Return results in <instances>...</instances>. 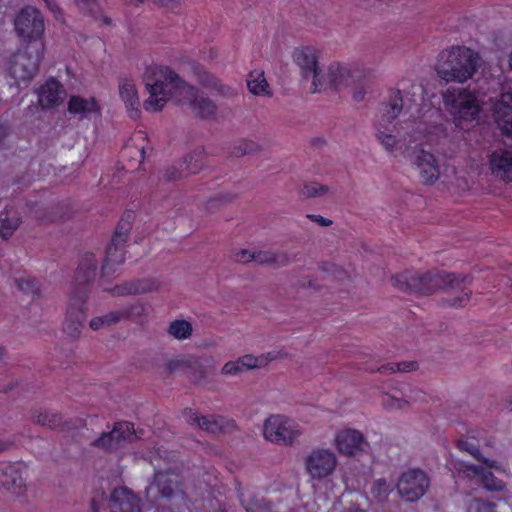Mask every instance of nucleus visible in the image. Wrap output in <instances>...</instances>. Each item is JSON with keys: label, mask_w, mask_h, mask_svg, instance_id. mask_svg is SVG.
Returning <instances> with one entry per match:
<instances>
[{"label": "nucleus", "mask_w": 512, "mask_h": 512, "mask_svg": "<svg viewBox=\"0 0 512 512\" xmlns=\"http://www.w3.org/2000/svg\"><path fill=\"white\" fill-rule=\"evenodd\" d=\"M257 148L258 146L256 143H254L251 140L244 139L240 142L238 146L234 147L233 154L237 157H240L246 154L253 153L254 151L257 150Z\"/></svg>", "instance_id": "c03bdc74"}, {"label": "nucleus", "mask_w": 512, "mask_h": 512, "mask_svg": "<svg viewBox=\"0 0 512 512\" xmlns=\"http://www.w3.org/2000/svg\"><path fill=\"white\" fill-rule=\"evenodd\" d=\"M480 433L481 431H468L467 436L465 438L459 439L457 441V447L462 451L468 452L477 461L483 462L487 468H495L496 470H500V467L496 465L495 461H490L482 457L480 453L482 442L488 446L490 445V441L479 438L478 435Z\"/></svg>", "instance_id": "b1692460"}, {"label": "nucleus", "mask_w": 512, "mask_h": 512, "mask_svg": "<svg viewBox=\"0 0 512 512\" xmlns=\"http://www.w3.org/2000/svg\"><path fill=\"white\" fill-rule=\"evenodd\" d=\"M145 84L149 97L143 107L147 112L160 111L172 100L175 103H187L193 114L201 119H211L217 113V106L209 97L184 82L168 66L149 67L145 73Z\"/></svg>", "instance_id": "f257e3e1"}, {"label": "nucleus", "mask_w": 512, "mask_h": 512, "mask_svg": "<svg viewBox=\"0 0 512 512\" xmlns=\"http://www.w3.org/2000/svg\"><path fill=\"white\" fill-rule=\"evenodd\" d=\"M14 29L19 38L30 47L44 48L45 22L40 10L34 6H24L16 15Z\"/></svg>", "instance_id": "6e6552de"}, {"label": "nucleus", "mask_w": 512, "mask_h": 512, "mask_svg": "<svg viewBox=\"0 0 512 512\" xmlns=\"http://www.w3.org/2000/svg\"><path fill=\"white\" fill-rule=\"evenodd\" d=\"M307 218L311 219L313 222H316L321 226H330L332 224V221L330 219H327L321 215L308 214Z\"/></svg>", "instance_id": "8fccbe9b"}, {"label": "nucleus", "mask_w": 512, "mask_h": 512, "mask_svg": "<svg viewBox=\"0 0 512 512\" xmlns=\"http://www.w3.org/2000/svg\"><path fill=\"white\" fill-rule=\"evenodd\" d=\"M21 467L17 462H0V487L15 495H21L25 490Z\"/></svg>", "instance_id": "aec40b11"}, {"label": "nucleus", "mask_w": 512, "mask_h": 512, "mask_svg": "<svg viewBox=\"0 0 512 512\" xmlns=\"http://www.w3.org/2000/svg\"><path fill=\"white\" fill-rule=\"evenodd\" d=\"M426 393L419 389H409V393H403V397L384 395L382 403L387 409H405L410 402L424 401Z\"/></svg>", "instance_id": "cd10ccee"}, {"label": "nucleus", "mask_w": 512, "mask_h": 512, "mask_svg": "<svg viewBox=\"0 0 512 512\" xmlns=\"http://www.w3.org/2000/svg\"><path fill=\"white\" fill-rule=\"evenodd\" d=\"M47 8L55 15L58 19V14H61V9L56 3V0H43Z\"/></svg>", "instance_id": "3c124183"}, {"label": "nucleus", "mask_w": 512, "mask_h": 512, "mask_svg": "<svg viewBox=\"0 0 512 512\" xmlns=\"http://www.w3.org/2000/svg\"><path fill=\"white\" fill-rule=\"evenodd\" d=\"M417 89H418L420 92H422V90H423L421 86H418V87H417Z\"/></svg>", "instance_id": "0e129e2a"}, {"label": "nucleus", "mask_w": 512, "mask_h": 512, "mask_svg": "<svg viewBox=\"0 0 512 512\" xmlns=\"http://www.w3.org/2000/svg\"><path fill=\"white\" fill-rule=\"evenodd\" d=\"M471 281L469 276L456 273H416L404 271L392 277V284L398 290L410 294L430 295L439 289H461L460 296L446 299L451 307H463L470 299L471 291L466 284Z\"/></svg>", "instance_id": "f03ea898"}, {"label": "nucleus", "mask_w": 512, "mask_h": 512, "mask_svg": "<svg viewBox=\"0 0 512 512\" xmlns=\"http://www.w3.org/2000/svg\"><path fill=\"white\" fill-rule=\"evenodd\" d=\"M241 371L243 370L238 360L227 362L222 368V373L226 375H235Z\"/></svg>", "instance_id": "09e8293b"}, {"label": "nucleus", "mask_w": 512, "mask_h": 512, "mask_svg": "<svg viewBox=\"0 0 512 512\" xmlns=\"http://www.w3.org/2000/svg\"><path fill=\"white\" fill-rule=\"evenodd\" d=\"M150 288L145 282H126L121 285H116L111 289L113 296L135 295L148 291Z\"/></svg>", "instance_id": "c9c22d12"}, {"label": "nucleus", "mask_w": 512, "mask_h": 512, "mask_svg": "<svg viewBox=\"0 0 512 512\" xmlns=\"http://www.w3.org/2000/svg\"><path fill=\"white\" fill-rule=\"evenodd\" d=\"M254 262L259 264L284 266L289 262V260L286 254L272 253L269 251H257L254 252Z\"/></svg>", "instance_id": "e433bc0d"}, {"label": "nucleus", "mask_w": 512, "mask_h": 512, "mask_svg": "<svg viewBox=\"0 0 512 512\" xmlns=\"http://www.w3.org/2000/svg\"><path fill=\"white\" fill-rule=\"evenodd\" d=\"M233 258L239 263H249L254 261V252L247 249H241L233 254Z\"/></svg>", "instance_id": "de8ad7c7"}, {"label": "nucleus", "mask_w": 512, "mask_h": 512, "mask_svg": "<svg viewBox=\"0 0 512 512\" xmlns=\"http://www.w3.org/2000/svg\"><path fill=\"white\" fill-rule=\"evenodd\" d=\"M68 111L71 114H79L83 117H88L91 113H99L100 106L94 97L89 99L73 95L68 101Z\"/></svg>", "instance_id": "c85d7f7f"}, {"label": "nucleus", "mask_w": 512, "mask_h": 512, "mask_svg": "<svg viewBox=\"0 0 512 512\" xmlns=\"http://www.w3.org/2000/svg\"><path fill=\"white\" fill-rule=\"evenodd\" d=\"M429 485L430 479L427 474L421 469L413 468L402 473L397 483V490L406 501L414 502L426 493Z\"/></svg>", "instance_id": "ddd939ff"}, {"label": "nucleus", "mask_w": 512, "mask_h": 512, "mask_svg": "<svg viewBox=\"0 0 512 512\" xmlns=\"http://www.w3.org/2000/svg\"><path fill=\"white\" fill-rule=\"evenodd\" d=\"M238 361L240 362L242 370L259 367L263 362L262 357H255L251 354L240 357Z\"/></svg>", "instance_id": "49530a36"}, {"label": "nucleus", "mask_w": 512, "mask_h": 512, "mask_svg": "<svg viewBox=\"0 0 512 512\" xmlns=\"http://www.w3.org/2000/svg\"><path fill=\"white\" fill-rule=\"evenodd\" d=\"M343 512H368L367 509H362L359 505L353 504L345 508Z\"/></svg>", "instance_id": "5fc2aeb1"}, {"label": "nucleus", "mask_w": 512, "mask_h": 512, "mask_svg": "<svg viewBox=\"0 0 512 512\" xmlns=\"http://www.w3.org/2000/svg\"><path fill=\"white\" fill-rule=\"evenodd\" d=\"M337 466L336 455L329 449H314L305 459L308 474L317 480L330 476Z\"/></svg>", "instance_id": "2eb2a0df"}, {"label": "nucleus", "mask_w": 512, "mask_h": 512, "mask_svg": "<svg viewBox=\"0 0 512 512\" xmlns=\"http://www.w3.org/2000/svg\"><path fill=\"white\" fill-rule=\"evenodd\" d=\"M334 445L340 454L351 457L363 451L368 444L360 431L347 428L337 432Z\"/></svg>", "instance_id": "a211bd4d"}, {"label": "nucleus", "mask_w": 512, "mask_h": 512, "mask_svg": "<svg viewBox=\"0 0 512 512\" xmlns=\"http://www.w3.org/2000/svg\"><path fill=\"white\" fill-rule=\"evenodd\" d=\"M326 191V186L321 185L317 182H310L304 186L302 194L307 197H316L318 195L325 193Z\"/></svg>", "instance_id": "a18cd8bd"}, {"label": "nucleus", "mask_w": 512, "mask_h": 512, "mask_svg": "<svg viewBox=\"0 0 512 512\" xmlns=\"http://www.w3.org/2000/svg\"><path fill=\"white\" fill-rule=\"evenodd\" d=\"M393 488L384 478L377 479L374 481L371 487V495L377 502H384L387 500L389 494Z\"/></svg>", "instance_id": "58836bf2"}, {"label": "nucleus", "mask_w": 512, "mask_h": 512, "mask_svg": "<svg viewBox=\"0 0 512 512\" xmlns=\"http://www.w3.org/2000/svg\"><path fill=\"white\" fill-rule=\"evenodd\" d=\"M198 365V359L194 356H182L171 359L167 362L166 368L169 373H186Z\"/></svg>", "instance_id": "72a5a7b5"}, {"label": "nucleus", "mask_w": 512, "mask_h": 512, "mask_svg": "<svg viewBox=\"0 0 512 512\" xmlns=\"http://www.w3.org/2000/svg\"><path fill=\"white\" fill-rule=\"evenodd\" d=\"M4 352H5L4 348L0 347V359L3 357Z\"/></svg>", "instance_id": "680f3d73"}, {"label": "nucleus", "mask_w": 512, "mask_h": 512, "mask_svg": "<svg viewBox=\"0 0 512 512\" xmlns=\"http://www.w3.org/2000/svg\"><path fill=\"white\" fill-rule=\"evenodd\" d=\"M493 111L499 129L504 135L512 137V91L500 95Z\"/></svg>", "instance_id": "5701e85b"}, {"label": "nucleus", "mask_w": 512, "mask_h": 512, "mask_svg": "<svg viewBox=\"0 0 512 512\" xmlns=\"http://www.w3.org/2000/svg\"><path fill=\"white\" fill-rule=\"evenodd\" d=\"M198 80L201 85L207 88H211L219 92L224 96L233 95V90L226 85H223L214 75L209 72H201L198 74Z\"/></svg>", "instance_id": "f704fd0d"}, {"label": "nucleus", "mask_w": 512, "mask_h": 512, "mask_svg": "<svg viewBox=\"0 0 512 512\" xmlns=\"http://www.w3.org/2000/svg\"><path fill=\"white\" fill-rule=\"evenodd\" d=\"M134 424L128 421H119L114 424V427L109 432H104L100 437L92 442V445L97 448L110 451L118 447L121 441L132 438L134 435Z\"/></svg>", "instance_id": "f3484780"}, {"label": "nucleus", "mask_w": 512, "mask_h": 512, "mask_svg": "<svg viewBox=\"0 0 512 512\" xmlns=\"http://www.w3.org/2000/svg\"><path fill=\"white\" fill-rule=\"evenodd\" d=\"M155 490L161 498L169 501H178L177 508L180 510L182 507L190 509L192 499L186 490L183 489V482L181 476L174 470L168 469L165 471H157L154 474V480L149 488V491Z\"/></svg>", "instance_id": "9d476101"}, {"label": "nucleus", "mask_w": 512, "mask_h": 512, "mask_svg": "<svg viewBox=\"0 0 512 512\" xmlns=\"http://www.w3.org/2000/svg\"><path fill=\"white\" fill-rule=\"evenodd\" d=\"M299 434L296 422L283 415H271L263 426L265 439L275 444H292Z\"/></svg>", "instance_id": "f8f14e48"}, {"label": "nucleus", "mask_w": 512, "mask_h": 512, "mask_svg": "<svg viewBox=\"0 0 512 512\" xmlns=\"http://www.w3.org/2000/svg\"><path fill=\"white\" fill-rule=\"evenodd\" d=\"M15 283L20 291L24 294L31 296L34 301L40 296V286L38 282L31 278H19Z\"/></svg>", "instance_id": "ea45409f"}, {"label": "nucleus", "mask_w": 512, "mask_h": 512, "mask_svg": "<svg viewBox=\"0 0 512 512\" xmlns=\"http://www.w3.org/2000/svg\"><path fill=\"white\" fill-rule=\"evenodd\" d=\"M443 104L456 124L461 121H475L481 112V105L475 92L465 88H448L442 94Z\"/></svg>", "instance_id": "0eeeda50"}, {"label": "nucleus", "mask_w": 512, "mask_h": 512, "mask_svg": "<svg viewBox=\"0 0 512 512\" xmlns=\"http://www.w3.org/2000/svg\"><path fill=\"white\" fill-rule=\"evenodd\" d=\"M492 175L506 183H512V151L497 149L489 155Z\"/></svg>", "instance_id": "412c9836"}, {"label": "nucleus", "mask_w": 512, "mask_h": 512, "mask_svg": "<svg viewBox=\"0 0 512 512\" xmlns=\"http://www.w3.org/2000/svg\"><path fill=\"white\" fill-rule=\"evenodd\" d=\"M495 508V504L475 498L469 502L467 512H495Z\"/></svg>", "instance_id": "37998d69"}, {"label": "nucleus", "mask_w": 512, "mask_h": 512, "mask_svg": "<svg viewBox=\"0 0 512 512\" xmlns=\"http://www.w3.org/2000/svg\"><path fill=\"white\" fill-rule=\"evenodd\" d=\"M479 55L466 46H452L438 56L436 71L449 82L463 83L472 78L479 66Z\"/></svg>", "instance_id": "39448f33"}, {"label": "nucleus", "mask_w": 512, "mask_h": 512, "mask_svg": "<svg viewBox=\"0 0 512 512\" xmlns=\"http://www.w3.org/2000/svg\"><path fill=\"white\" fill-rule=\"evenodd\" d=\"M389 102L383 105L380 126L384 128L377 129V138L387 151L392 152L396 144L393 131L387 125H391L397 119L403 109V97L400 89H390L388 92Z\"/></svg>", "instance_id": "9b49d317"}, {"label": "nucleus", "mask_w": 512, "mask_h": 512, "mask_svg": "<svg viewBox=\"0 0 512 512\" xmlns=\"http://www.w3.org/2000/svg\"><path fill=\"white\" fill-rule=\"evenodd\" d=\"M205 157L206 154L204 148H196L184 157L183 162L180 164V168L172 166L166 170L164 174L165 180L173 181L199 172L204 165Z\"/></svg>", "instance_id": "6ab92c4d"}, {"label": "nucleus", "mask_w": 512, "mask_h": 512, "mask_svg": "<svg viewBox=\"0 0 512 512\" xmlns=\"http://www.w3.org/2000/svg\"><path fill=\"white\" fill-rule=\"evenodd\" d=\"M240 502L246 512H271L272 504L259 495L239 494Z\"/></svg>", "instance_id": "7c9ffc66"}, {"label": "nucleus", "mask_w": 512, "mask_h": 512, "mask_svg": "<svg viewBox=\"0 0 512 512\" xmlns=\"http://www.w3.org/2000/svg\"><path fill=\"white\" fill-rule=\"evenodd\" d=\"M79 5L87 6L90 10H92L93 4H98L100 0H76Z\"/></svg>", "instance_id": "6e6d98bb"}, {"label": "nucleus", "mask_w": 512, "mask_h": 512, "mask_svg": "<svg viewBox=\"0 0 512 512\" xmlns=\"http://www.w3.org/2000/svg\"><path fill=\"white\" fill-rule=\"evenodd\" d=\"M454 468L458 478L468 479L488 491H500L504 487L502 480L497 479L487 468L458 461Z\"/></svg>", "instance_id": "4468645a"}, {"label": "nucleus", "mask_w": 512, "mask_h": 512, "mask_svg": "<svg viewBox=\"0 0 512 512\" xmlns=\"http://www.w3.org/2000/svg\"><path fill=\"white\" fill-rule=\"evenodd\" d=\"M183 415L189 424L215 435L230 432L236 428V422L233 419L214 415L200 416L192 408H186L183 411Z\"/></svg>", "instance_id": "dca6fc26"}, {"label": "nucleus", "mask_w": 512, "mask_h": 512, "mask_svg": "<svg viewBox=\"0 0 512 512\" xmlns=\"http://www.w3.org/2000/svg\"><path fill=\"white\" fill-rule=\"evenodd\" d=\"M143 311V307L139 305H131L128 308H125L120 311H112L103 316H101L104 321L105 326H110L112 324H116L121 320L129 319L132 315L141 314Z\"/></svg>", "instance_id": "473e14b6"}, {"label": "nucleus", "mask_w": 512, "mask_h": 512, "mask_svg": "<svg viewBox=\"0 0 512 512\" xmlns=\"http://www.w3.org/2000/svg\"><path fill=\"white\" fill-rule=\"evenodd\" d=\"M44 219V217H42ZM45 219H48L49 221H57V220H60V219H63V215H55V214H52V215H49V216H45Z\"/></svg>", "instance_id": "4d7b16f0"}, {"label": "nucleus", "mask_w": 512, "mask_h": 512, "mask_svg": "<svg viewBox=\"0 0 512 512\" xmlns=\"http://www.w3.org/2000/svg\"><path fill=\"white\" fill-rule=\"evenodd\" d=\"M111 512H140V499L128 488L120 487L112 491L109 499Z\"/></svg>", "instance_id": "4be33fe9"}, {"label": "nucleus", "mask_w": 512, "mask_h": 512, "mask_svg": "<svg viewBox=\"0 0 512 512\" xmlns=\"http://www.w3.org/2000/svg\"><path fill=\"white\" fill-rule=\"evenodd\" d=\"M96 258L93 253H85L81 258L72 283L70 303L67 308L64 332L76 338L80 335L86 320L85 303L90 286L96 276Z\"/></svg>", "instance_id": "7ed1b4c3"}, {"label": "nucleus", "mask_w": 512, "mask_h": 512, "mask_svg": "<svg viewBox=\"0 0 512 512\" xmlns=\"http://www.w3.org/2000/svg\"><path fill=\"white\" fill-rule=\"evenodd\" d=\"M103 22L106 24V25H109L111 23V19L107 16L103 17Z\"/></svg>", "instance_id": "052dcab7"}, {"label": "nucleus", "mask_w": 512, "mask_h": 512, "mask_svg": "<svg viewBox=\"0 0 512 512\" xmlns=\"http://www.w3.org/2000/svg\"><path fill=\"white\" fill-rule=\"evenodd\" d=\"M5 449V446L4 444L0 441V451L4 450Z\"/></svg>", "instance_id": "e2e57ef3"}, {"label": "nucleus", "mask_w": 512, "mask_h": 512, "mask_svg": "<svg viewBox=\"0 0 512 512\" xmlns=\"http://www.w3.org/2000/svg\"><path fill=\"white\" fill-rule=\"evenodd\" d=\"M507 407H508L509 411L512 412V396L507 401Z\"/></svg>", "instance_id": "bf43d9fd"}, {"label": "nucleus", "mask_w": 512, "mask_h": 512, "mask_svg": "<svg viewBox=\"0 0 512 512\" xmlns=\"http://www.w3.org/2000/svg\"><path fill=\"white\" fill-rule=\"evenodd\" d=\"M119 94L125 104L128 115L132 119L140 117V100L134 83L129 79H123L119 83Z\"/></svg>", "instance_id": "a878e982"}, {"label": "nucleus", "mask_w": 512, "mask_h": 512, "mask_svg": "<svg viewBox=\"0 0 512 512\" xmlns=\"http://www.w3.org/2000/svg\"><path fill=\"white\" fill-rule=\"evenodd\" d=\"M363 369L370 372L378 371L382 374L399 372H411L418 369V363L416 361H403L400 363H388L381 366L371 365L367 362L363 363Z\"/></svg>", "instance_id": "c756f323"}, {"label": "nucleus", "mask_w": 512, "mask_h": 512, "mask_svg": "<svg viewBox=\"0 0 512 512\" xmlns=\"http://www.w3.org/2000/svg\"><path fill=\"white\" fill-rule=\"evenodd\" d=\"M43 55V47H30L29 45L12 55L7 71L15 85L20 86L21 83H24L26 86L33 79L38 72Z\"/></svg>", "instance_id": "1a4fd4ad"}, {"label": "nucleus", "mask_w": 512, "mask_h": 512, "mask_svg": "<svg viewBox=\"0 0 512 512\" xmlns=\"http://www.w3.org/2000/svg\"><path fill=\"white\" fill-rule=\"evenodd\" d=\"M0 236L3 239H8L12 236L13 232L19 227L20 219L17 217H8L7 213H0Z\"/></svg>", "instance_id": "a19ab883"}, {"label": "nucleus", "mask_w": 512, "mask_h": 512, "mask_svg": "<svg viewBox=\"0 0 512 512\" xmlns=\"http://www.w3.org/2000/svg\"><path fill=\"white\" fill-rule=\"evenodd\" d=\"M134 212L127 210L118 222L111 242L106 250V257L101 268V277L106 278L115 274L118 266L125 261V244L132 228Z\"/></svg>", "instance_id": "423d86ee"}, {"label": "nucleus", "mask_w": 512, "mask_h": 512, "mask_svg": "<svg viewBox=\"0 0 512 512\" xmlns=\"http://www.w3.org/2000/svg\"><path fill=\"white\" fill-rule=\"evenodd\" d=\"M364 96H365V90L363 88V85L362 83H360L359 85V88H357L354 92H353V99L356 101V102H360L364 99Z\"/></svg>", "instance_id": "603ef678"}, {"label": "nucleus", "mask_w": 512, "mask_h": 512, "mask_svg": "<svg viewBox=\"0 0 512 512\" xmlns=\"http://www.w3.org/2000/svg\"><path fill=\"white\" fill-rule=\"evenodd\" d=\"M99 511V505L96 499H93L91 501V512H98Z\"/></svg>", "instance_id": "13d9d810"}, {"label": "nucleus", "mask_w": 512, "mask_h": 512, "mask_svg": "<svg viewBox=\"0 0 512 512\" xmlns=\"http://www.w3.org/2000/svg\"><path fill=\"white\" fill-rule=\"evenodd\" d=\"M62 93V84L54 77H51L37 90L38 103L42 108H54L59 105Z\"/></svg>", "instance_id": "393cba45"}, {"label": "nucleus", "mask_w": 512, "mask_h": 512, "mask_svg": "<svg viewBox=\"0 0 512 512\" xmlns=\"http://www.w3.org/2000/svg\"><path fill=\"white\" fill-rule=\"evenodd\" d=\"M102 326H105L104 324V321L102 320L101 316L100 317H94L91 321H90V328L92 330H98L100 329Z\"/></svg>", "instance_id": "864d4df0"}, {"label": "nucleus", "mask_w": 512, "mask_h": 512, "mask_svg": "<svg viewBox=\"0 0 512 512\" xmlns=\"http://www.w3.org/2000/svg\"><path fill=\"white\" fill-rule=\"evenodd\" d=\"M249 91L254 95H270L269 85L263 71H252L247 80Z\"/></svg>", "instance_id": "2f4dec72"}, {"label": "nucleus", "mask_w": 512, "mask_h": 512, "mask_svg": "<svg viewBox=\"0 0 512 512\" xmlns=\"http://www.w3.org/2000/svg\"><path fill=\"white\" fill-rule=\"evenodd\" d=\"M34 420L36 423L47 426L50 429H57L62 425V417L57 413L39 412L35 414Z\"/></svg>", "instance_id": "79ce46f5"}, {"label": "nucleus", "mask_w": 512, "mask_h": 512, "mask_svg": "<svg viewBox=\"0 0 512 512\" xmlns=\"http://www.w3.org/2000/svg\"><path fill=\"white\" fill-rule=\"evenodd\" d=\"M293 59L300 67L304 78H312V93L326 89L339 90L354 83V72L340 63H332L328 68L327 81H322L316 50L311 47L296 48Z\"/></svg>", "instance_id": "20e7f679"}, {"label": "nucleus", "mask_w": 512, "mask_h": 512, "mask_svg": "<svg viewBox=\"0 0 512 512\" xmlns=\"http://www.w3.org/2000/svg\"><path fill=\"white\" fill-rule=\"evenodd\" d=\"M417 166L423 183L433 184L438 179L439 169L433 154L421 150L417 156Z\"/></svg>", "instance_id": "bb28decb"}, {"label": "nucleus", "mask_w": 512, "mask_h": 512, "mask_svg": "<svg viewBox=\"0 0 512 512\" xmlns=\"http://www.w3.org/2000/svg\"><path fill=\"white\" fill-rule=\"evenodd\" d=\"M168 332L176 339H187L192 334V325L186 320H175L171 322Z\"/></svg>", "instance_id": "4c0bfd02"}]
</instances>
